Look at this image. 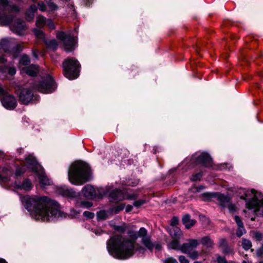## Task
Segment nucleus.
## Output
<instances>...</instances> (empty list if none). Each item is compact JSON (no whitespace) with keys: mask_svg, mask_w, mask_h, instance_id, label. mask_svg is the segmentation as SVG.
I'll return each mask as SVG.
<instances>
[{"mask_svg":"<svg viewBox=\"0 0 263 263\" xmlns=\"http://www.w3.org/2000/svg\"><path fill=\"white\" fill-rule=\"evenodd\" d=\"M23 47L20 44H15L13 45V48L12 49V51L13 52H17L22 51Z\"/></svg>","mask_w":263,"mask_h":263,"instance_id":"nucleus-41","label":"nucleus"},{"mask_svg":"<svg viewBox=\"0 0 263 263\" xmlns=\"http://www.w3.org/2000/svg\"><path fill=\"white\" fill-rule=\"evenodd\" d=\"M227 167V164H223L220 165L219 169L220 170L226 169Z\"/></svg>","mask_w":263,"mask_h":263,"instance_id":"nucleus-61","label":"nucleus"},{"mask_svg":"<svg viewBox=\"0 0 263 263\" xmlns=\"http://www.w3.org/2000/svg\"><path fill=\"white\" fill-rule=\"evenodd\" d=\"M203 188H204V187L203 186H199L198 187H197L196 188V191L197 192H199L201 190H202Z\"/></svg>","mask_w":263,"mask_h":263,"instance_id":"nucleus-62","label":"nucleus"},{"mask_svg":"<svg viewBox=\"0 0 263 263\" xmlns=\"http://www.w3.org/2000/svg\"><path fill=\"white\" fill-rule=\"evenodd\" d=\"M82 205L86 208H89L92 206V203L90 202H82Z\"/></svg>","mask_w":263,"mask_h":263,"instance_id":"nucleus-55","label":"nucleus"},{"mask_svg":"<svg viewBox=\"0 0 263 263\" xmlns=\"http://www.w3.org/2000/svg\"><path fill=\"white\" fill-rule=\"evenodd\" d=\"M164 263H178V262L175 259L172 257H168L164 260Z\"/></svg>","mask_w":263,"mask_h":263,"instance_id":"nucleus-48","label":"nucleus"},{"mask_svg":"<svg viewBox=\"0 0 263 263\" xmlns=\"http://www.w3.org/2000/svg\"><path fill=\"white\" fill-rule=\"evenodd\" d=\"M202 174L201 173H199L197 174H196L195 175H193L192 177L191 178V180L195 181H197L198 180H199L200 178L202 177Z\"/></svg>","mask_w":263,"mask_h":263,"instance_id":"nucleus-42","label":"nucleus"},{"mask_svg":"<svg viewBox=\"0 0 263 263\" xmlns=\"http://www.w3.org/2000/svg\"><path fill=\"white\" fill-rule=\"evenodd\" d=\"M138 183V181L136 180L134 182H128V185L130 186H135Z\"/></svg>","mask_w":263,"mask_h":263,"instance_id":"nucleus-59","label":"nucleus"},{"mask_svg":"<svg viewBox=\"0 0 263 263\" xmlns=\"http://www.w3.org/2000/svg\"><path fill=\"white\" fill-rule=\"evenodd\" d=\"M17 93L19 101L24 105L28 104L33 98V93L28 88H21Z\"/></svg>","mask_w":263,"mask_h":263,"instance_id":"nucleus-14","label":"nucleus"},{"mask_svg":"<svg viewBox=\"0 0 263 263\" xmlns=\"http://www.w3.org/2000/svg\"><path fill=\"white\" fill-rule=\"evenodd\" d=\"M22 70L23 72L31 77H35L39 72V67L35 65H31L24 67Z\"/></svg>","mask_w":263,"mask_h":263,"instance_id":"nucleus-19","label":"nucleus"},{"mask_svg":"<svg viewBox=\"0 0 263 263\" xmlns=\"http://www.w3.org/2000/svg\"><path fill=\"white\" fill-rule=\"evenodd\" d=\"M46 24H47L50 29H53L54 28V24L51 20H46Z\"/></svg>","mask_w":263,"mask_h":263,"instance_id":"nucleus-50","label":"nucleus"},{"mask_svg":"<svg viewBox=\"0 0 263 263\" xmlns=\"http://www.w3.org/2000/svg\"><path fill=\"white\" fill-rule=\"evenodd\" d=\"M32 53H33V55L34 57H35V58H37L38 55H37V51H33Z\"/></svg>","mask_w":263,"mask_h":263,"instance_id":"nucleus-63","label":"nucleus"},{"mask_svg":"<svg viewBox=\"0 0 263 263\" xmlns=\"http://www.w3.org/2000/svg\"><path fill=\"white\" fill-rule=\"evenodd\" d=\"M254 238L257 241L260 240L262 238V235L259 232H255L254 233Z\"/></svg>","mask_w":263,"mask_h":263,"instance_id":"nucleus-51","label":"nucleus"},{"mask_svg":"<svg viewBox=\"0 0 263 263\" xmlns=\"http://www.w3.org/2000/svg\"><path fill=\"white\" fill-rule=\"evenodd\" d=\"M199 242L196 239H190L186 243L182 244L180 247V251L185 254L189 255V257L193 259H195L198 257V253L197 251L194 250L198 245Z\"/></svg>","mask_w":263,"mask_h":263,"instance_id":"nucleus-8","label":"nucleus"},{"mask_svg":"<svg viewBox=\"0 0 263 263\" xmlns=\"http://www.w3.org/2000/svg\"><path fill=\"white\" fill-rule=\"evenodd\" d=\"M133 209V206L130 205H128L126 208V212H128Z\"/></svg>","mask_w":263,"mask_h":263,"instance_id":"nucleus-60","label":"nucleus"},{"mask_svg":"<svg viewBox=\"0 0 263 263\" xmlns=\"http://www.w3.org/2000/svg\"><path fill=\"white\" fill-rule=\"evenodd\" d=\"M133 226H127L125 232L129 238H125L120 235H116L107 241V249L114 257L120 259H126L132 257L135 253V241L140 237L139 231L134 230Z\"/></svg>","mask_w":263,"mask_h":263,"instance_id":"nucleus-2","label":"nucleus"},{"mask_svg":"<svg viewBox=\"0 0 263 263\" xmlns=\"http://www.w3.org/2000/svg\"><path fill=\"white\" fill-rule=\"evenodd\" d=\"M219 247L225 254L230 253L232 252L230 248L228 247L227 241L224 238H221L219 240Z\"/></svg>","mask_w":263,"mask_h":263,"instance_id":"nucleus-25","label":"nucleus"},{"mask_svg":"<svg viewBox=\"0 0 263 263\" xmlns=\"http://www.w3.org/2000/svg\"><path fill=\"white\" fill-rule=\"evenodd\" d=\"M46 45L50 48L55 50L57 46L58 43L55 40H52L50 41H45Z\"/></svg>","mask_w":263,"mask_h":263,"instance_id":"nucleus-31","label":"nucleus"},{"mask_svg":"<svg viewBox=\"0 0 263 263\" xmlns=\"http://www.w3.org/2000/svg\"><path fill=\"white\" fill-rule=\"evenodd\" d=\"M144 203V201L142 200H137L134 202V205L136 207H139Z\"/></svg>","mask_w":263,"mask_h":263,"instance_id":"nucleus-52","label":"nucleus"},{"mask_svg":"<svg viewBox=\"0 0 263 263\" xmlns=\"http://www.w3.org/2000/svg\"><path fill=\"white\" fill-rule=\"evenodd\" d=\"M23 173V172L21 170V169L18 168L16 171L15 175H16V176H20Z\"/></svg>","mask_w":263,"mask_h":263,"instance_id":"nucleus-57","label":"nucleus"},{"mask_svg":"<svg viewBox=\"0 0 263 263\" xmlns=\"http://www.w3.org/2000/svg\"><path fill=\"white\" fill-rule=\"evenodd\" d=\"M89 174V167L87 164L77 162L71 165L68 171V179L73 184L82 185L88 181Z\"/></svg>","mask_w":263,"mask_h":263,"instance_id":"nucleus-3","label":"nucleus"},{"mask_svg":"<svg viewBox=\"0 0 263 263\" xmlns=\"http://www.w3.org/2000/svg\"><path fill=\"white\" fill-rule=\"evenodd\" d=\"M46 22V18L42 15H40L36 18V26L39 28H42L45 25Z\"/></svg>","mask_w":263,"mask_h":263,"instance_id":"nucleus-28","label":"nucleus"},{"mask_svg":"<svg viewBox=\"0 0 263 263\" xmlns=\"http://www.w3.org/2000/svg\"><path fill=\"white\" fill-rule=\"evenodd\" d=\"M228 208L231 212L235 211V206L233 204H229Z\"/></svg>","mask_w":263,"mask_h":263,"instance_id":"nucleus-58","label":"nucleus"},{"mask_svg":"<svg viewBox=\"0 0 263 263\" xmlns=\"http://www.w3.org/2000/svg\"><path fill=\"white\" fill-rule=\"evenodd\" d=\"M25 161L27 167L34 172H38L39 170H41L42 166L39 165L35 159V158L32 155H29L26 157Z\"/></svg>","mask_w":263,"mask_h":263,"instance_id":"nucleus-16","label":"nucleus"},{"mask_svg":"<svg viewBox=\"0 0 263 263\" xmlns=\"http://www.w3.org/2000/svg\"><path fill=\"white\" fill-rule=\"evenodd\" d=\"M49 8L53 11L58 9L57 5L51 1V0H45Z\"/></svg>","mask_w":263,"mask_h":263,"instance_id":"nucleus-38","label":"nucleus"},{"mask_svg":"<svg viewBox=\"0 0 263 263\" xmlns=\"http://www.w3.org/2000/svg\"><path fill=\"white\" fill-rule=\"evenodd\" d=\"M217 263H228L226 259L221 256H218L217 258Z\"/></svg>","mask_w":263,"mask_h":263,"instance_id":"nucleus-49","label":"nucleus"},{"mask_svg":"<svg viewBox=\"0 0 263 263\" xmlns=\"http://www.w3.org/2000/svg\"><path fill=\"white\" fill-rule=\"evenodd\" d=\"M30 62V59L27 55H22L20 59V64L22 65H27Z\"/></svg>","mask_w":263,"mask_h":263,"instance_id":"nucleus-32","label":"nucleus"},{"mask_svg":"<svg viewBox=\"0 0 263 263\" xmlns=\"http://www.w3.org/2000/svg\"><path fill=\"white\" fill-rule=\"evenodd\" d=\"M32 87L35 90L44 93H51L57 88L53 78L49 74L42 78L39 83H34Z\"/></svg>","mask_w":263,"mask_h":263,"instance_id":"nucleus-6","label":"nucleus"},{"mask_svg":"<svg viewBox=\"0 0 263 263\" xmlns=\"http://www.w3.org/2000/svg\"><path fill=\"white\" fill-rule=\"evenodd\" d=\"M127 226L125 223H123L120 226L112 225L111 227L115 230L121 233H124L127 230Z\"/></svg>","mask_w":263,"mask_h":263,"instance_id":"nucleus-29","label":"nucleus"},{"mask_svg":"<svg viewBox=\"0 0 263 263\" xmlns=\"http://www.w3.org/2000/svg\"><path fill=\"white\" fill-rule=\"evenodd\" d=\"M31 12H30V13H29V15H27L26 14V18H27V20L28 21H32V20H30V16H31Z\"/></svg>","mask_w":263,"mask_h":263,"instance_id":"nucleus-64","label":"nucleus"},{"mask_svg":"<svg viewBox=\"0 0 263 263\" xmlns=\"http://www.w3.org/2000/svg\"><path fill=\"white\" fill-rule=\"evenodd\" d=\"M24 202L26 209L33 211V216L37 220L49 221L55 218L66 217V214L60 210V205L46 196H26Z\"/></svg>","mask_w":263,"mask_h":263,"instance_id":"nucleus-1","label":"nucleus"},{"mask_svg":"<svg viewBox=\"0 0 263 263\" xmlns=\"http://www.w3.org/2000/svg\"><path fill=\"white\" fill-rule=\"evenodd\" d=\"M97 218L99 220H104L107 218V214L105 211H101L97 213Z\"/></svg>","mask_w":263,"mask_h":263,"instance_id":"nucleus-36","label":"nucleus"},{"mask_svg":"<svg viewBox=\"0 0 263 263\" xmlns=\"http://www.w3.org/2000/svg\"><path fill=\"white\" fill-rule=\"evenodd\" d=\"M246 232L245 229L243 227V226L238 227L237 230L236 231V235L240 237Z\"/></svg>","mask_w":263,"mask_h":263,"instance_id":"nucleus-39","label":"nucleus"},{"mask_svg":"<svg viewBox=\"0 0 263 263\" xmlns=\"http://www.w3.org/2000/svg\"><path fill=\"white\" fill-rule=\"evenodd\" d=\"M58 192L62 196L68 197H75L77 196V193L71 189L67 187H60L58 189Z\"/></svg>","mask_w":263,"mask_h":263,"instance_id":"nucleus-20","label":"nucleus"},{"mask_svg":"<svg viewBox=\"0 0 263 263\" xmlns=\"http://www.w3.org/2000/svg\"><path fill=\"white\" fill-rule=\"evenodd\" d=\"M182 222L187 229H191L196 223V220L191 219L190 215L187 214L183 216L182 217Z\"/></svg>","mask_w":263,"mask_h":263,"instance_id":"nucleus-21","label":"nucleus"},{"mask_svg":"<svg viewBox=\"0 0 263 263\" xmlns=\"http://www.w3.org/2000/svg\"><path fill=\"white\" fill-rule=\"evenodd\" d=\"M15 44V41L12 39L4 38L0 41V53L3 52H10ZM6 61L4 55H0V63H3Z\"/></svg>","mask_w":263,"mask_h":263,"instance_id":"nucleus-13","label":"nucleus"},{"mask_svg":"<svg viewBox=\"0 0 263 263\" xmlns=\"http://www.w3.org/2000/svg\"><path fill=\"white\" fill-rule=\"evenodd\" d=\"M179 219L177 217H173L171 221V224L173 226H175L178 223Z\"/></svg>","mask_w":263,"mask_h":263,"instance_id":"nucleus-46","label":"nucleus"},{"mask_svg":"<svg viewBox=\"0 0 263 263\" xmlns=\"http://www.w3.org/2000/svg\"><path fill=\"white\" fill-rule=\"evenodd\" d=\"M33 32L37 37L44 40L45 34L41 29H34Z\"/></svg>","mask_w":263,"mask_h":263,"instance_id":"nucleus-35","label":"nucleus"},{"mask_svg":"<svg viewBox=\"0 0 263 263\" xmlns=\"http://www.w3.org/2000/svg\"><path fill=\"white\" fill-rule=\"evenodd\" d=\"M215 193L210 194L208 193H204L202 194V197L204 201H208L211 200L213 198H215Z\"/></svg>","mask_w":263,"mask_h":263,"instance_id":"nucleus-37","label":"nucleus"},{"mask_svg":"<svg viewBox=\"0 0 263 263\" xmlns=\"http://www.w3.org/2000/svg\"><path fill=\"white\" fill-rule=\"evenodd\" d=\"M82 192L86 197L90 198L95 197L96 194L93 187L89 185L84 186L82 190Z\"/></svg>","mask_w":263,"mask_h":263,"instance_id":"nucleus-22","label":"nucleus"},{"mask_svg":"<svg viewBox=\"0 0 263 263\" xmlns=\"http://www.w3.org/2000/svg\"><path fill=\"white\" fill-rule=\"evenodd\" d=\"M124 208V204H120L112 209V212L115 214H117L122 211Z\"/></svg>","mask_w":263,"mask_h":263,"instance_id":"nucleus-40","label":"nucleus"},{"mask_svg":"<svg viewBox=\"0 0 263 263\" xmlns=\"http://www.w3.org/2000/svg\"><path fill=\"white\" fill-rule=\"evenodd\" d=\"M19 8L16 5H10L7 0H0V24L7 25L10 24L13 20V16L7 12H18Z\"/></svg>","mask_w":263,"mask_h":263,"instance_id":"nucleus-5","label":"nucleus"},{"mask_svg":"<svg viewBox=\"0 0 263 263\" xmlns=\"http://www.w3.org/2000/svg\"><path fill=\"white\" fill-rule=\"evenodd\" d=\"M83 215L89 219H91L94 217L95 214L93 213L88 212V211H85L83 213Z\"/></svg>","mask_w":263,"mask_h":263,"instance_id":"nucleus-44","label":"nucleus"},{"mask_svg":"<svg viewBox=\"0 0 263 263\" xmlns=\"http://www.w3.org/2000/svg\"><path fill=\"white\" fill-rule=\"evenodd\" d=\"M215 198H216L220 202L221 205L224 206L230 202V198L228 196L220 193H215Z\"/></svg>","mask_w":263,"mask_h":263,"instance_id":"nucleus-23","label":"nucleus"},{"mask_svg":"<svg viewBox=\"0 0 263 263\" xmlns=\"http://www.w3.org/2000/svg\"><path fill=\"white\" fill-rule=\"evenodd\" d=\"M241 246L245 250H248L252 247V243L250 240L246 238H242Z\"/></svg>","mask_w":263,"mask_h":263,"instance_id":"nucleus-30","label":"nucleus"},{"mask_svg":"<svg viewBox=\"0 0 263 263\" xmlns=\"http://www.w3.org/2000/svg\"><path fill=\"white\" fill-rule=\"evenodd\" d=\"M37 8L35 5H31L29 8V9L27 11V15H29V13L31 12V16H30V20H32L34 16V13L36 11Z\"/></svg>","mask_w":263,"mask_h":263,"instance_id":"nucleus-34","label":"nucleus"},{"mask_svg":"<svg viewBox=\"0 0 263 263\" xmlns=\"http://www.w3.org/2000/svg\"><path fill=\"white\" fill-rule=\"evenodd\" d=\"M234 219L238 227L243 226V222H242L240 217L238 216H235L234 217Z\"/></svg>","mask_w":263,"mask_h":263,"instance_id":"nucleus-45","label":"nucleus"},{"mask_svg":"<svg viewBox=\"0 0 263 263\" xmlns=\"http://www.w3.org/2000/svg\"><path fill=\"white\" fill-rule=\"evenodd\" d=\"M173 239L179 240L183 237V234L178 227H174L171 234Z\"/></svg>","mask_w":263,"mask_h":263,"instance_id":"nucleus-24","label":"nucleus"},{"mask_svg":"<svg viewBox=\"0 0 263 263\" xmlns=\"http://www.w3.org/2000/svg\"><path fill=\"white\" fill-rule=\"evenodd\" d=\"M25 22L21 19H17L11 26V30L18 35H23L25 29Z\"/></svg>","mask_w":263,"mask_h":263,"instance_id":"nucleus-15","label":"nucleus"},{"mask_svg":"<svg viewBox=\"0 0 263 263\" xmlns=\"http://www.w3.org/2000/svg\"><path fill=\"white\" fill-rule=\"evenodd\" d=\"M139 235L141 238V243L149 251L154 249L159 251L161 249V245L157 242H152L151 237L147 234V231L144 228H141L139 230Z\"/></svg>","mask_w":263,"mask_h":263,"instance_id":"nucleus-7","label":"nucleus"},{"mask_svg":"<svg viewBox=\"0 0 263 263\" xmlns=\"http://www.w3.org/2000/svg\"><path fill=\"white\" fill-rule=\"evenodd\" d=\"M262 253H263V246L260 250L257 251V255L258 256H260Z\"/></svg>","mask_w":263,"mask_h":263,"instance_id":"nucleus-56","label":"nucleus"},{"mask_svg":"<svg viewBox=\"0 0 263 263\" xmlns=\"http://www.w3.org/2000/svg\"><path fill=\"white\" fill-rule=\"evenodd\" d=\"M192 162L196 165H202L205 167L211 165L212 159L209 155L205 153H197L192 157Z\"/></svg>","mask_w":263,"mask_h":263,"instance_id":"nucleus-12","label":"nucleus"},{"mask_svg":"<svg viewBox=\"0 0 263 263\" xmlns=\"http://www.w3.org/2000/svg\"><path fill=\"white\" fill-rule=\"evenodd\" d=\"M38 176L40 183L43 185H49L51 184V181L46 176L45 172H44L42 167L41 170H39L38 172H35Z\"/></svg>","mask_w":263,"mask_h":263,"instance_id":"nucleus-17","label":"nucleus"},{"mask_svg":"<svg viewBox=\"0 0 263 263\" xmlns=\"http://www.w3.org/2000/svg\"><path fill=\"white\" fill-rule=\"evenodd\" d=\"M38 7L39 9L42 11H45L46 10V5L43 2H40L38 3Z\"/></svg>","mask_w":263,"mask_h":263,"instance_id":"nucleus-43","label":"nucleus"},{"mask_svg":"<svg viewBox=\"0 0 263 263\" xmlns=\"http://www.w3.org/2000/svg\"><path fill=\"white\" fill-rule=\"evenodd\" d=\"M201 243L208 248L212 247L214 245L213 241L209 236H204L202 238Z\"/></svg>","mask_w":263,"mask_h":263,"instance_id":"nucleus-26","label":"nucleus"},{"mask_svg":"<svg viewBox=\"0 0 263 263\" xmlns=\"http://www.w3.org/2000/svg\"><path fill=\"white\" fill-rule=\"evenodd\" d=\"M179 240L177 239H173V241H172L171 242H170L167 246L168 249H174L176 250H179L180 251V247L181 246H180V243L179 241Z\"/></svg>","mask_w":263,"mask_h":263,"instance_id":"nucleus-27","label":"nucleus"},{"mask_svg":"<svg viewBox=\"0 0 263 263\" xmlns=\"http://www.w3.org/2000/svg\"><path fill=\"white\" fill-rule=\"evenodd\" d=\"M138 197L137 194H133L132 195H127L126 196V198L128 199H136Z\"/></svg>","mask_w":263,"mask_h":263,"instance_id":"nucleus-53","label":"nucleus"},{"mask_svg":"<svg viewBox=\"0 0 263 263\" xmlns=\"http://www.w3.org/2000/svg\"><path fill=\"white\" fill-rule=\"evenodd\" d=\"M8 73L11 75H14L16 73V70L14 67H10L8 70Z\"/></svg>","mask_w":263,"mask_h":263,"instance_id":"nucleus-54","label":"nucleus"},{"mask_svg":"<svg viewBox=\"0 0 263 263\" xmlns=\"http://www.w3.org/2000/svg\"><path fill=\"white\" fill-rule=\"evenodd\" d=\"M251 193L253 195V197L246 203V206L249 209H254L255 211H257L263 205V194L253 189L251 190Z\"/></svg>","mask_w":263,"mask_h":263,"instance_id":"nucleus-10","label":"nucleus"},{"mask_svg":"<svg viewBox=\"0 0 263 263\" xmlns=\"http://www.w3.org/2000/svg\"><path fill=\"white\" fill-rule=\"evenodd\" d=\"M57 36L62 41L66 51L71 52L74 49L76 41L73 36L67 35L63 32L57 33Z\"/></svg>","mask_w":263,"mask_h":263,"instance_id":"nucleus-11","label":"nucleus"},{"mask_svg":"<svg viewBox=\"0 0 263 263\" xmlns=\"http://www.w3.org/2000/svg\"><path fill=\"white\" fill-rule=\"evenodd\" d=\"M22 187L25 190H30L32 187V183L30 180H26L22 183Z\"/></svg>","mask_w":263,"mask_h":263,"instance_id":"nucleus-33","label":"nucleus"},{"mask_svg":"<svg viewBox=\"0 0 263 263\" xmlns=\"http://www.w3.org/2000/svg\"><path fill=\"white\" fill-rule=\"evenodd\" d=\"M179 261L180 263H189V260L187 258L182 255H181L178 258Z\"/></svg>","mask_w":263,"mask_h":263,"instance_id":"nucleus-47","label":"nucleus"},{"mask_svg":"<svg viewBox=\"0 0 263 263\" xmlns=\"http://www.w3.org/2000/svg\"><path fill=\"white\" fill-rule=\"evenodd\" d=\"M110 199L115 201H122L126 198L124 193L120 190L112 191L109 195Z\"/></svg>","mask_w":263,"mask_h":263,"instance_id":"nucleus-18","label":"nucleus"},{"mask_svg":"<svg viewBox=\"0 0 263 263\" xmlns=\"http://www.w3.org/2000/svg\"><path fill=\"white\" fill-rule=\"evenodd\" d=\"M80 64L74 58H68L63 63V73L65 77L72 80L79 76Z\"/></svg>","mask_w":263,"mask_h":263,"instance_id":"nucleus-4","label":"nucleus"},{"mask_svg":"<svg viewBox=\"0 0 263 263\" xmlns=\"http://www.w3.org/2000/svg\"><path fill=\"white\" fill-rule=\"evenodd\" d=\"M0 100L3 106L7 109H14L17 106L15 97L9 94L0 85Z\"/></svg>","mask_w":263,"mask_h":263,"instance_id":"nucleus-9","label":"nucleus"}]
</instances>
